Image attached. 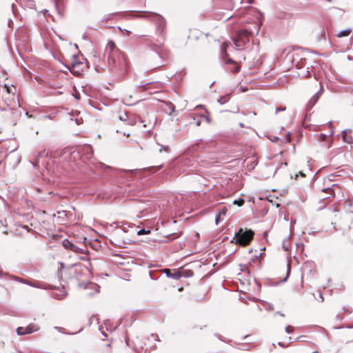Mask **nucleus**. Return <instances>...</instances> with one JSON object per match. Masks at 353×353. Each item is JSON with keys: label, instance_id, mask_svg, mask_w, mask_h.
Instances as JSON below:
<instances>
[{"label": "nucleus", "instance_id": "obj_31", "mask_svg": "<svg viewBox=\"0 0 353 353\" xmlns=\"http://www.w3.org/2000/svg\"><path fill=\"white\" fill-rule=\"evenodd\" d=\"M179 291L183 290V288H180L179 289Z\"/></svg>", "mask_w": 353, "mask_h": 353}, {"label": "nucleus", "instance_id": "obj_6", "mask_svg": "<svg viewBox=\"0 0 353 353\" xmlns=\"http://www.w3.org/2000/svg\"><path fill=\"white\" fill-rule=\"evenodd\" d=\"M61 157L69 162H75L80 158L79 152L76 150L72 151L70 149L65 148L63 150Z\"/></svg>", "mask_w": 353, "mask_h": 353}, {"label": "nucleus", "instance_id": "obj_11", "mask_svg": "<svg viewBox=\"0 0 353 353\" xmlns=\"http://www.w3.org/2000/svg\"><path fill=\"white\" fill-rule=\"evenodd\" d=\"M63 246L69 250H71L74 252L79 253L81 252V249L78 248L77 245L73 244L68 239H64L62 242Z\"/></svg>", "mask_w": 353, "mask_h": 353}, {"label": "nucleus", "instance_id": "obj_17", "mask_svg": "<svg viewBox=\"0 0 353 353\" xmlns=\"http://www.w3.org/2000/svg\"><path fill=\"white\" fill-rule=\"evenodd\" d=\"M244 200L242 199H236L233 201L234 205H237L238 206H242L244 204Z\"/></svg>", "mask_w": 353, "mask_h": 353}, {"label": "nucleus", "instance_id": "obj_22", "mask_svg": "<svg viewBox=\"0 0 353 353\" xmlns=\"http://www.w3.org/2000/svg\"><path fill=\"white\" fill-rule=\"evenodd\" d=\"M299 175H300L301 176H302V177H305V174L303 172H301V171H300V172H299V174H295L294 179H297V178H298V176H299Z\"/></svg>", "mask_w": 353, "mask_h": 353}, {"label": "nucleus", "instance_id": "obj_23", "mask_svg": "<svg viewBox=\"0 0 353 353\" xmlns=\"http://www.w3.org/2000/svg\"><path fill=\"white\" fill-rule=\"evenodd\" d=\"M226 212H227V209L225 208H224L221 212L219 213V216H221V214L222 215H225L226 214Z\"/></svg>", "mask_w": 353, "mask_h": 353}, {"label": "nucleus", "instance_id": "obj_12", "mask_svg": "<svg viewBox=\"0 0 353 353\" xmlns=\"http://www.w3.org/2000/svg\"><path fill=\"white\" fill-rule=\"evenodd\" d=\"M163 272L168 277L173 278L176 280H179L182 276L181 272L179 271H175L174 273H171L169 269H164Z\"/></svg>", "mask_w": 353, "mask_h": 353}, {"label": "nucleus", "instance_id": "obj_20", "mask_svg": "<svg viewBox=\"0 0 353 353\" xmlns=\"http://www.w3.org/2000/svg\"><path fill=\"white\" fill-rule=\"evenodd\" d=\"M285 331L287 333H291L294 331V327L292 326L288 325L286 327Z\"/></svg>", "mask_w": 353, "mask_h": 353}, {"label": "nucleus", "instance_id": "obj_18", "mask_svg": "<svg viewBox=\"0 0 353 353\" xmlns=\"http://www.w3.org/2000/svg\"><path fill=\"white\" fill-rule=\"evenodd\" d=\"M229 45H230V43H228V42H224L223 43L222 47H223V49L224 50V59H225V52H227L226 48L229 46Z\"/></svg>", "mask_w": 353, "mask_h": 353}, {"label": "nucleus", "instance_id": "obj_14", "mask_svg": "<svg viewBox=\"0 0 353 353\" xmlns=\"http://www.w3.org/2000/svg\"><path fill=\"white\" fill-rule=\"evenodd\" d=\"M351 32H352V30L351 29L343 30H341V31L339 32L336 34V37H337L339 38H341V37H347V36L350 35V34Z\"/></svg>", "mask_w": 353, "mask_h": 353}, {"label": "nucleus", "instance_id": "obj_4", "mask_svg": "<svg viewBox=\"0 0 353 353\" xmlns=\"http://www.w3.org/2000/svg\"><path fill=\"white\" fill-rule=\"evenodd\" d=\"M40 330V326L35 323H31L26 326H20L16 329V332L19 336H23L26 334H31L34 332H38Z\"/></svg>", "mask_w": 353, "mask_h": 353}, {"label": "nucleus", "instance_id": "obj_16", "mask_svg": "<svg viewBox=\"0 0 353 353\" xmlns=\"http://www.w3.org/2000/svg\"><path fill=\"white\" fill-rule=\"evenodd\" d=\"M119 118L121 121H126L128 119V116L126 112H123L119 114Z\"/></svg>", "mask_w": 353, "mask_h": 353}, {"label": "nucleus", "instance_id": "obj_24", "mask_svg": "<svg viewBox=\"0 0 353 353\" xmlns=\"http://www.w3.org/2000/svg\"><path fill=\"white\" fill-rule=\"evenodd\" d=\"M326 137H327V136L325 134H320L321 141H325Z\"/></svg>", "mask_w": 353, "mask_h": 353}, {"label": "nucleus", "instance_id": "obj_29", "mask_svg": "<svg viewBox=\"0 0 353 353\" xmlns=\"http://www.w3.org/2000/svg\"><path fill=\"white\" fill-rule=\"evenodd\" d=\"M296 66H297L298 68H301V65H299V63H297V64H296Z\"/></svg>", "mask_w": 353, "mask_h": 353}, {"label": "nucleus", "instance_id": "obj_9", "mask_svg": "<svg viewBox=\"0 0 353 353\" xmlns=\"http://www.w3.org/2000/svg\"><path fill=\"white\" fill-rule=\"evenodd\" d=\"M79 57L77 55H73L72 57V59L69 64L70 65V67L68 66L72 73L74 74H79V65H82V63L78 61Z\"/></svg>", "mask_w": 353, "mask_h": 353}, {"label": "nucleus", "instance_id": "obj_15", "mask_svg": "<svg viewBox=\"0 0 353 353\" xmlns=\"http://www.w3.org/2000/svg\"><path fill=\"white\" fill-rule=\"evenodd\" d=\"M4 88H6L7 92L9 94H12L13 95H14L17 92V89L14 85L9 86L5 84Z\"/></svg>", "mask_w": 353, "mask_h": 353}, {"label": "nucleus", "instance_id": "obj_7", "mask_svg": "<svg viewBox=\"0 0 353 353\" xmlns=\"http://www.w3.org/2000/svg\"><path fill=\"white\" fill-rule=\"evenodd\" d=\"M322 191L329 194L332 197L339 196L340 194L342 196H343L341 187L336 184L332 185L330 188L323 189Z\"/></svg>", "mask_w": 353, "mask_h": 353}, {"label": "nucleus", "instance_id": "obj_5", "mask_svg": "<svg viewBox=\"0 0 353 353\" xmlns=\"http://www.w3.org/2000/svg\"><path fill=\"white\" fill-rule=\"evenodd\" d=\"M105 54L108 57H117L120 54H124L116 46L113 41H109L105 48Z\"/></svg>", "mask_w": 353, "mask_h": 353}, {"label": "nucleus", "instance_id": "obj_13", "mask_svg": "<svg viewBox=\"0 0 353 353\" xmlns=\"http://www.w3.org/2000/svg\"><path fill=\"white\" fill-rule=\"evenodd\" d=\"M343 141L347 143H349V144L352 143L353 139L352 137L350 132H343Z\"/></svg>", "mask_w": 353, "mask_h": 353}, {"label": "nucleus", "instance_id": "obj_10", "mask_svg": "<svg viewBox=\"0 0 353 353\" xmlns=\"http://www.w3.org/2000/svg\"><path fill=\"white\" fill-rule=\"evenodd\" d=\"M77 152H79V157L81 155L85 156L86 159H90L93 154L92 148L88 145L82 146L77 150Z\"/></svg>", "mask_w": 353, "mask_h": 353}, {"label": "nucleus", "instance_id": "obj_19", "mask_svg": "<svg viewBox=\"0 0 353 353\" xmlns=\"http://www.w3.org/2000/svg\"><path fill=\"white\" fill-rule=\"evenodd\" d=\"M290 340H291V338L289 337L288 338V341H290ZM290 343V341H288L286 344H284L283 342H279L278 343L279 345H280L281 347H288Z\"/></svg>", "mask_w": 353, "mask_h": 353}, {"label": "nucleus", "instance_id": "obj_1", "mask_svg": "<svg viewBox=\"0 0 353 353\" xmlns=\"http://www.w3.org/2000/svg\"><path fill=\"white\" fill-rule=\"evenodd\" d=\"M110 70L119 77H124L128 72L129 61L125 54L108 57Z\"/></svg>", "mask_w": 353, "mask_h": 353}, {"label": "nucleus", "instance_id": "obj_2", "mask_svg": "<svg viewBox=\"0 0 353 353\" xmlns=\"http://www.w3.org/2000/svg\"><path fill=\"white\" fill-rule=\"evenodd\" d=\"M252 36V33L247 30L243 29L236 31L234 37L233 41L236 48L240 50L245 48L248 43L250 42V37Z\"/></svg>", "mask_w": 353, "mask_h": 353}, {"label": "nucleus", "instance_id": "obj_34", "mask_svg": "<svg viewBox=\"0 0 353 353\" xmlns=\"http://www.w3.org/2000/svg\"><path fill=\"white\" fill-rule=\"evenodd\" d=\"M259 27H258V28H256V31H257V32L259 31Z\"/></svg>", "mask_w": 353, "mask_h": 353}, {"label": "nucleus", "instance_id": "obj_32", "mask_svg": "<svg viewBox=\"0 0 353 353\" xmlns=\"http://www.w3.org/2000/svg\"><path fill=\"white\" fill-rule=\"evenodd\" d=\"M196 125H200V122H197V123H196Z\"/></svg>", "mask_w": 353, "mask_h": 353}, {"label": "nucleus", "instance_id": "obj_8", "mask_svg": "<svg viewBox=\"0 0 353 353\" xmlns=\"http://www.w3.org/2000/svg\"><path fill=\"white\" fill-rule=\"evenodd\" d=\"M224 61L225 63L231 65L230 70L232 72L237 73L240 71L241 65H239V63L230 58L228 52H225V59H224Z\"/></svg>", "mask_w": 353, "mask_h": 353}, {"label": "nucleus", "instance_id": "obj_33", "mask_svg": "<svg viewBox=\"0 0 353 353\" xmlns=\"http://www.w3.org/2000/svg\"><path fill=\"white\" fill-rule=\"evenodd\" d=\"M162 168V165H159V169L161 168Z\"/></svg>", "mask_w": 353, "mask_h": 353}, {"label": "nucleus", "instance_id": "obj_28", "mask_svg": "<svg viewBox=\"0 0 353 353\" xmlns=\"http://www.w3.org/2000/svg\"><path fill=\"white\" fill-rule=\"evenodd\" d=\"M290 267H288V275L290 274Z\"/></svg>", "mask_w": 353, "mask_h": 353}, {"label": "nucleus", "instance_id": "obj_25", "mask_svg": "<svg viewBox=\"0 0 353 353\" xmlns=\"http://www.w3.org/2000/svg\"><path fill=\"white\" fill-rule=\"evenodd\" d=\"M345 203H347L350 206L352 205V201L350 199H347V200H345Z\"/></svg>", "mask_w": 353, "mask_h": 353}, {"label": "nucleus", "instance_id": "obj_3", "mask_svg": "<svg viewBox=\"0 0 353 353\" xmlns=\"http://www.w3.org/2000/svg\"><path fill=\"white\" fill-rule=\"evenodd\" d=\"M254 235V232L252 230L243 231L242 228H240L235 234L236 243L242 246H246L251 243Z\"/></svg>", "mask_w": 353, "mask_h": 353}, {"label": "nucleus", "instance_id": "obj_21", "mask_svg": "<svg viewBox=\"0 0 353 353\" xmlns=\"http://www.w3.org/2000/svg\"><path fill=\"white\" fill-rule=\"evenodd\" d=\"M148 233H150V230L146 231V230H145L143 229V230H139L137 232V234L139 235H141V234H148Z\"/></svg>", "mask_w": 353, "mask_h": 353}, {"label": "nucleus", "instance_id": "obj_27", "mask_svg": "<svg viewBox=\"0 0 353 353\" xmlns=\"http://www.w3.org/2000/svg\"><path fill=\"white\" fill-rule=\"evenodd\" d=\"M317 99H318V97L314 96V97L312 99V100H311V101H313V102H314V103H315V102H316V101H317Z\"/></svg>", "mask_w": 353, "mask_h": 353}, {"label": "nucleus", "instance_id": "obj_30", "mask_svg": "<svg viewBox=\"0 0 353 353\" xmlns=\"http://www.w3.org/2000/svg\"><path fill=\"white\" fill-rule=\"evenodd\" d=\"M292 62L294 63L295 62V59L293 57L292 59Z\"/></svg>", "mask_w": 353, "mask_h": 353}, {"label": "nucleus", "instance_id": "obj_26", "mask_svg": "<svg viewBox=\"0 0 353 353\" xmlns=\"http://www.w3.org/2000/svg\"><path fill=\"white\" fill-rule=\"evenodd\" d=\"M303 77H310V71L307 70V71H306V72H305V74H303Z\"/></svg>", "mask_w": 353, "mask_h": 353}]
</instances>
